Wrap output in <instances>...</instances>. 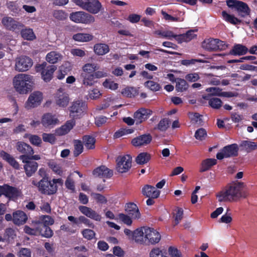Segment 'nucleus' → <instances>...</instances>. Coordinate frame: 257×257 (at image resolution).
<instances>
[{
  "mask_svg": "<svg viewBox=\"0 0 257 257\" xmlns=\"http://www.w3.org/2000/svg\"><path fill=\"white\" fill-rule=\"evenodd\" d=\"M134 236L136 242L146 245L156 244L159 242L161 238V234L157 230L148 227L136 229Z\"/></svg>",
  "mask_w": 257,
  "mask_h": 257,
  "instance_id": "1",
  "label": "nucleus"
},
{
  "mask_svg": "<svg viewBox=\"0 0 257 257\" xmlns=\"http://www.w3.org/2000/svg\"><path fill=\"white\" fill-rule=\"evenodd\" d=\"M243 187L244 184L242 182L233 183L225 189L217 193L216 198L219 202H233L241 198H245L242 192Z\"/></svg>",
  "mask_w": 257,
  "mask_h": 257,
  "instance_id": "2",
  "label": "nucleus"
},
{
  "mask_svg": "<svg viewBox=\"0 0 257 257\" xmlns=\"http://www.w3.org/2000/svg\"><path fill=\"white\" fill-rule=\"evenodd\" d=\"M13 85L16 91L21 94L31 91L35 85L34 76L25 73H19L13 78Z\"/></svg>",
  "mask_w": 257,
  "mask_h": 257,
  "instance_id": "3",
  "label": "nucleus"
},
{
  "mask_svg": "<svg viewBox=\"0 0 257 257\" xmlns=\"http://www.w3.org/2000/svg\"><path fill=\"white\" fill-rule=\"evenodd\" d=\"M63 180L61 178H54L48 181L43 178L38 182V190L41 193L52 195L56 193L59 186H62Z\"/></svg>",
  "mask_w": 257,
  "mask_h": 257,
  "instance_id": "4",
  "label": "nucleus"
},
{
  "mask_svg": "<svg viewBox=\"0 0 257 257\" xmlns=\"http://www.w3.org/2000/svg\"><path fill=\"white\" fill-rule=\"evenodd\" d=\"M69 18L75 23L85 25L91 24L95 21L94 16L83 11L73 12L70 14Z\"/></svg>",
  "mask_w": 257,
  "mask_h": 257,
  "instance_id": "5",
  "label": "nucleus"
},
{
  "mask_svg": "<svg viewBox=\"0 0 257 257\" xmlns=\"http://www.w3.org/2000/svg\"><path fill=\"white\" fill-rule=\"evenodd\" d=\"M46 62L36 66V71L37 72H40L43 80L45 82L50 81L53 76V73L56 69L55 66H48Z\"/></svg>",
  "mask_w": 257,
  "mask_h": 257,
  "instance_id": "6",
  "label": "nucleus"
},
{
  "mask_svg": "<svg viewBox=\"0 0 257 257\" xmlns=\"http://www.w3.org/2000/svg\"><path fill=\"white\" fill-rule=\"evenodd\" d=\"M43 100V94L39 91H35L31 93L24 104L25 108L31 109L41 104Z\"/></svg>",
  "mask_w": 257,
  "mask_h": 257,
  "instance_id": "7",
  "label": "nucleus"
},
{
  "mask_svg": "<svg viewBox=\"0 0 257 257\" xmlns=\"http://www.w3.org/2000/svg\"><path fill=\"white\" fill-rule=\"evenodd\" d=\"M132 157L128 155L118 157L116 160L117 171L120 173L127 172L132 167Z\"/></svg>",
  "mask_w": 257,
  "mask_h": 257,
  "instance_id": "8",
  "label": "nucleus"
},
{
  "mask_svg": "<svg viewBox=\"0 0 257 257\" xmlns=\"http://www.w3.org/2000/svg\"><path fill=\"white\" fill-rule=\"evenodd\" d=\"M238 148L236 144H233L223 147L217 154L218 160L230 158L237 155Z\"/></svg>",
  "mask_w": 257,
  "mask_h": 257,
  "instance_id": "9",
  "label": "nucleus"
},
{
  "mask_svg": "<svg viewBox=\"0 0 257 257\" xmlns=\"http://www.w3.org/2000/svg\"><path fill=\"white\" fill-rule=\"evenodd\" d=\"M107 74L103 70L97 71L94 74L81 75L83 78V84L86 86H91L97 82V79L107 76Z\"/></svg>",
  "mask_w": 257,
  "mask_h": 257,
  "instance_id": "10",
  "label": "nucleus"
},
{
  "mask_svg": "<svg viewBox=\"0 0 257 257\" xmlns=\"http://www.w3.org/2000/svg\"><path fill=\"white\" fill-rule=\"evenodd\" d=\"M33 65V61L29 57L21 56L15 60V70L18 72H25L28 70Z\"/></svg>",
  "mask_w": 257,
  "mask_h": 257,
  "instance_id": "11",
  "label": "nucleus"
},
{
  "mask_svg": "<svg viewBox=\"0 0 257 257\" xmlns=\"http://www.w3.org/2000/svg\"><path fill=\"white\" fill-rule=\"evenodd\" d=\"M70 101L68 94L62 88H59L54 96V102L59 107H66Z\"/></svg>",
  "mask_w": 257,
  "mask_h": 257,
  "instance_id": "12",
  "label": "nucleus"
},
{
  "mask_svg": "<svg viewBox=\"0 0 257 257\" xmlns=\"http://www.w3.org/2000/svg\"><path fill=\"white\" fill-rule=\"evenodd\" d=\"M0 192L1 194L13 200H16L21 195L20 190L8 185L0 186Z\"/></svg>",
  "mask_w": 257,
  "mask_h": 257,
  "instance_id": "13",
  "label": "nucleus"
},
{
  "mask_svg": "<svg viewBox=\"0 0 257 257\" xmlns=\"http://www.w3.org/2000/svg\"><path fill=\"white\" fill-rule=\"evenodd\" d=\"M20 159L23 163H25L24 168L26 175L28 177L31 176L37 171L38 163L30 161V157L28 155H21L20 156Z\"/></svg>",
  "mask_w": 257,
  "mask_h": 257,
  "instance_id": "14",
  "label": "nucleus"
},
{
  "mask_svg": "<svg viewBox=\"0 0 257 257\" xmlns=\"http://www.w3.org/2000/svg\"><path fill=\"white\" fill-rule=\"evenodd\" d=\"M86 108V105L81 100H77L72 103L69 108L70 116L73 118L80 117Z\"/></svg>",
  "mask_w": 257,
  "mask_h": 257,
  "instance_id": "15",
  "label": "nucleus"
},
{
  "mask_svg": "<svg viewBox=\"0 0 257 257\" xmlns=\"http://www.w3.org/2000/svg\"><path fill=\"white\" fill-rule=\"evenodd\" d=\"M2 24L6 29L16 32L19 31L24 26L20 22L8 16H5L2 18Z\"/></svg>",
  "mask_w": 257,
  "mask_h": 257,
  "instance_id": "16",
  "label": "nucleus"
},
{
  "mask_svg": "<svg viewBox=\"0 0 257 257\" xmlns=\"http://www.w3.org/2000/svg\"><path fill=\"white\" fill-rule=\"evenodd\" d=\"M41 122L44 127L52 128L59 123V120L55 115L46 113L42 115Z\"/></svg>",
  "mask_w": 257,
  "mask_h": 257,
  "instance_id": "17",
  "label": "nucleus"
},
{
  "mask_svg": "<svg viewBox=\"0 0 257 257\" xmlns=\"http://www.w3.org/2000/svg\"><path fill=\"white\" fill-rule=\"evenodd\" d=\"M82 4L84 10L93 14H98L103 10L102 5L98 0H90L88 5Z\"/></svg>",
  "mask_w": 257,
  "mask_h": 257,
  "instance_id": "18",
  "label": "nucleus"
},
{
  "mask_svg": "<svg viewBox=\"0 0 257 257\" xmlns=\"http://www.w3.org/2000/svg\"><path fill=\"white\" fill-rule=\"evenodd\" d=\"M152 114V111L149 109L141 108L134 114L136 124H139L147 120Z\"/></svg>",
  "mask_w": 257,
  "mask_h": 257,
  "instance_id": "19",
  "label": "nucleus"
},
{
  "mask_svg": "<svg viewBox=\"0 0 257 257\" xmlns=\"http://www.w3.org/2000/svg\"><path fill=\"white\" fill-rule=\"evenodd\" d=\"M152 141V137L149 135H144L133 139L132 145L135 147H141L150 144Z\"/></svg>",
  "mask_w": 257,
  "mask_h": 257,
  "instance_id": "20",
  "label": "nucleus"
},
{
  "mask_svg": "<svg viewBox=\"0 0 257 257\" xmlns=\"http://www.w3.org/2000/svg\"><path fill=\"white\" fill-rule=\"evenodd\" d=\"M79 209L83 214L87 217L97 221H100L101 219V215L90 208L85 206H80Z\"/></svg>",
  "mask_w": 257,
  "mask_h": 257,
  "instance_id": "21",
  "label": "nucleus"
},
{
  "mask_svg": "<svg viewBox=\"0 0 257 257\" xmlns=\"http://www.w3.org/2000/svg\"><path fill=\"white\" fill-rule=\"evenodd\" d=\"M93 174L95 177L108 178L112 176L113 172L106 167L101 166L94 169Z\"/></svg>",
  "mask_w": 257,
  "mask_h": 257,
  "instance_id": "22",
  "label": "nucleus"
},
{
  "mask_svg": "<svg viewBox=\"0 0 257 257\" xmlns=\"http://www.w3.org/2000/svg\"><path fill=\"white\" fill-rule=\"evenodd\" d=\"M142 192L146 197L152 198H157L160 194L159 190L155 187L149 185H145L142 188Z\"/></svg>",
  "mask_w": 257,
  "mask_h": 257,
  "instance_id": "23",
  "label": "nucleus"
},
{
  "mask_svg": "<svg viewBox=\"0 0 257 257\" xmlns=\"http://www.w3.org/2000/svg\"><path fill=\"white\" fill-rule=\"evenodd\" d=\"M75 124L74 119L67 121L65 124L55 130V133L58 136H62L68 133Z\"/></svg>",
  "mask_w": 257,
  "mask_h": 257,
  "instance_id": "24",
  "label": "nucleus"
},
{
  "mask_svg": "<svg viewBox=\"0 0 257 257\" xmlns=\"http://www.w3.org/2000/svg\"><path fill=\"white\" fill-rule=\"evenodd\" d=\"M75 124L74 119L67 121L65 124L55 130V133L58 136H62L68 133Z\"/></svg>",
  "mask_w": 257,
  "mask_h": 257,
  "instance_id": "25",
  "label": "nucleus"
},
{
  "mask_svg": "<svg viewBox=\"0 0 257 257\" xmlns=\"http://www.w3.org/2000/svg\"><path fill=\"white\" fill-rule=\"evenodd\" d=\"M125 210L128 214L134 219H138L141 217V213L136 204L130 203L126 205Z\"/></svg>",
  "mask_w": 257,
  "mask_h": 257,
  "instance_id": "26",
  "label": "nucleus"
},
{
  "mask_svg": "<svg viewBox=\"0 0 257 257\" xmlns=\"http://www.w3.org/2000/svg\"><path fill=\"white\" fill-rule=\"evenodd\" d=\"M196 32L194 30H190L185 34L177 35L176 40L179 43L188 42L196 37L197 34Z\"/></svg>",
  "mask_w": 257,
  "mask_h": 257,
  "instance_id": "27",
  "label": "nucleus"
},
{
  "mask_svg": "<svg viewBox=\"0 0 257 257\" xmlns=\"http://www.w3.org/2000/svg\"><path fill=\"white\" fill-rule=\"evenodd\" d=\"M218 42V39H217L209 38L205 39L202 43V47L208 51L216 50L218 47L217 45Z\"/></svg>",
  "mask_w": 257,
  "mask_h": 257,
  "instance_id": "28",
  "label": "nucleus"
},
{
  "mask_svg": "<svg viewBox=\"0 0 257 257\" xmlns=\"http://www.w3.org/2000/svg\"><path fill=\"white\" fill-rule=\"evenodd\" d=\"M27 220L26 214L22 211L18 210L13 213V221L16 225L24 224Z\"/></svg>",
  "mask_w": 257,
  "mask_h": 257,
  "instance_id": "29",
  "label": "nucleus"
},
{
  "mask_svg": "<svg viewBox=\"0 0 257 257\" xmlns=\"http://www.w3.org/2000/svg\"><path fill=\"white\" fill-rule=\"evenodd\" d=\"M16 148L18 151L24 154V155H31L34 153L33 148L30 145L22 142H18Z\"/></svg>",
  "mask_w": 257,
  "mask_h": 257,
  "instance_id": "30",
  "label": "nucleus"
},
{
  "mask_svg": "<svg viewBox=\"0 0 257 257\" xmlns=\"http://www.w3.org/2000/svg\"><path fill=\"white\" fill-rule=\"evenodd\" d=\"M63 56L56 51H51L48 53L46 56V61L51 64H55L61 61Z\"/></svg>",
  "mask_w": 257,
  "mask_h": 257,
  "instance_id": "31",
  "label": "nucleus"
},
{
  "mask_svg": "<svg viewBox=\"0 0 257 257\" xmlns=\"http://www.w3.org/2000/svg\"><path fill=\"white\" fill-rule=\"evenodd\" d=\"M150 257H169L167 251L163 247L153 248L149 253Z\"/></svg>",
  "mask_w": 257,
  "mask_h": 257,
  "instance_id": "32",
  "label": "nucleus"
},
{
  "mask_svg": "<svg viewBox=\"0 0 257 257\" xmlns=\"http://www.w3.org/2000/svg\"><path fill=\"white\" fill-rule=\"evenodd\" d=\"M221 17L224 21L232 25H238L241 22V21L234 16L229 14L225 11H223L221 12Z\"/></svg>",
  "mask_w": 257,
  "mask_h": 257,
  "instance_id": "33",
  "label": "nucleus"
},
{
  "mask_svg": "<svg viewBox=\"0 0 257 257\" xmlns=\"http://www.w3.org/2000/svg\"><path fill=\"white\" fill-rule=\"evenodd\" d=\"M248 49L245 46L241 44H235L232 49L230 52V54L233 55H243L247 53Z\"/></svg>",
  "mask_w": 257,
  "mask_h": 257,
  "instance_id": "34",
  "label": "nucleus"
},
{
  "mask_svg": "<svg viewBox=\"0 0 257 257\" xmlns=\"http://www.w3.org/2000/svg\"><path fill=\"white\" fill-rule=\"evenodd\" d=\"M98 69L97 65L95 63H86L82 67L81 75H89L94 74Z\"/></svg>",
  "mask_w": 257,
  "mask_h": 257,
  "instance_id": "35",
  "label": "nucleus"
},
{
  "mask_svg": "<svg viewBox=\"0 0 257 257\" xmlns=\"http://www.w3.org/2000/svg\"><path fill=\"white\" fill-rule=\"evenodd\" d=\"M48 165L55 174L59 176L63 175V171L62 166L57 161L54 160H50L48 162Z\"/></svg>",
  "mask_w": 257,
  "mask_h": 257,
  "instance_id": "36",
  "label": "nucleus"
},
{
  "mask_svg": "<svg viewBox=\"0 0 257 257\" xmlns=\"http://www.w3.org/2000/svg\"><path fill=\"white\" fill-rule=\"evenodd\" d=\"M0 156L5 161L8 162L15 169L19 168V165L16 160L10 154H8L5 151H1L0 152Z\"/></svg>",
  "mask_w": 257,
  "mask_h": 257,
  "instance_id": "37",
  "label": "nucleus"
},
{
  "mask_svg": "<svg viewBox=\"0 0 257 257\" xmlns=\"http://www.w3.org/2000/svg\"><path fill=\"white\" fill-rule=\"evenodd\" d=\"M109 51L108 46L106 44H96L94 46V51L98 55H103Z\"/></svg>",
  "mask_w": 257,
  "mask_h": 257,
  "instance_id": "38",
  "label": "nucleus"
},
{
  "mask_svg": "<svg viewBox=\"0 0 257 257\" xmlns=\"http://www.w3.org/2000/svg\"><path fill=\"white\" fill-rule=\"evenodd\" d=\"M73 39L77 42H86L92 40L93 36L87 33H77L73 36Z\"/></svg>",
  "mask_w": 257,
  "mask_h": 257,
  "instance_id": "39",
  "label": "nucleus"
},
{
  "mask_svg": "<svg viewBox=\"0 0 257 257\" xmlns=\"http://www.w3.org/2000/svg\"><path fill=\"white\" fill-rule=\"evenodd\" d=\"M235 9L242 17H245L249 14V9L247 5L242 2H239Z\"/></svg>",
  "mask_w": 257,
  "mask_h": 257,
  "instance_id": "40",
  "label": "nucleus"
},
{
  "mask_svg": "<svg viewBox=\"0 0 257 257\" xmlns=\"http://www.w3.org/2000/svg\"><path fill=\"white\" fill-rule=\"evenodd\" d=\"M217 163V161L215 159L209 158L203 160L201 163L200 172H205L209 170L212 166Z\"/></svg>",
  "mask_w": 257,
  "mask_h": 257,
  "instance_id": "41",
  "label": "nucleus"
},
{
  "mask_svg": "<svg viewBox=\"0 0 257 257\" xmlns=\"http://www.w3.org/2000/svg\"><path fill=\"white\" fill-rule=\"evenodd\" d=\"M21 34L22 37L27 40L32 41L36 38L33 30L30 28L22 30Z\"/></svg>",
  "mask_w": 257,
  "mask_h": 257,
  "instance_id": "42",
  "label": "nucleus"
},
{
  "mask_svg": "<svg viewBox=\"0 0 257 257\" xmlns=\"http://www.w3.org/2000/svg\"><path fill=\"white\" fill-rule=\"evenodd\" d=\"M151 159V156L147 153H141L136 158L137 164L143 165L147 163Z\"/></svg>",
  "mask_w": 257,
  "mask_h": 257,
  "instance_id": "43",
  "label": "nucleus"
},
{
  "mask_svg": "<svg viewBox=\"0 0 257 257\" xmlns=\"http://www.w3.org/2000/svg\"><path fill=\"white\" fill-rule=\"evenodd\" d=\"M24 137L29 138L30 142L36 146H40L42 143L41 138L37 135L26 134Z\"/></svg>",
  "mask_w": 257,
  "mask_h": 257,
  "instance_id": "44",
  "label": "nucleus"
},
{
  "mask_svg": "<svg viewBox=\"0 0 257 257\" xmlns=\"http://www.w3.org/2000/svg\"><path fill=\"white\" fill-rule=\"evenodd\" d=\"M121 94L126 97H132L138 94V90L133 87H126L121 91Z\"/></svg>",
  "mask_w": 257,
  "mask_h": 257,
  "instance_id": "45",
  "label": "nucleus"
},
{
  "mask_svg": "<svg viewBox=\"0 0 257 257\" xmlns=\"http://www.w3.org/2000/svg\"><path fill=\"white\" fill-rule=\"evenodd\" d=\"M161 14L163 19L168 22H182L184 20L183 18L171 16L163 10L161 11Z\"/></svg>",
  "mask_w": 257,
  "mask_h": 257,
  "instance_id": "46",
  "label": "nucleus"
},
{
  "mask_svg": "<svg viewBox=\"0 0 257 257\" xmlns=\"http://www.w3.org/2000/svg\"><path fill=\"white\" fill-rule=\"evenodd\" d=\"M176 89L178 92H183L187 89L188 85L186 80L181 78H177L176 80Z\"/></svg>",
  "mask_w": 257,
  "mask_h": 257,
  "instance_id": "47",
  "label": "nucleus"
},
{
  "mask_svg": "<svg viewBox=\"0 0 257 257\" xmlns=\"http://www.w3.org/2000/svg\"><path fill=\"white\" fill-rule=\"evenodd\" d=\"M83 141L86 148L88 149H93L95 147V140L90 136H85L83 138Z\"/></svg>",
  "mask_w": 257,
  "mask_h": 257,
  "instance_id": "48",
  "label": "nucleus"
},
{
  "mask_svg": "<svg viewBox=\"0 0 257 257\" xmlns=\"http://www.w3.org/2000/svg\"><path fill=\"white\" fill-rule=\"evenodd\" d=\"M39 233L47 238L51 237L53 234L51 229L47 226H39Z\"/></svg>",
  "mask_w": 257,
  "mask_h": 257,
  "instance_id": "49",
  "label": "nucleus"
},
{
  "mask_svg": "<svg viewBox=\"0 0 257 257\" xmlns=\"http://www.w3.org/2000/svg\"><path fill=\"white\" fill-rule=\"evenodd\" d=\"M206 91L212 95H217L228 97L229 95L227 92H222L221 89L218 87H210L206 89Z\"/></svg>",
  "mask_w": 257,
  "mask_h": 257,
  "instance_id": "50",
  "label": "nucleus"
},
{
  "mask_svg": "<svg viewBox=\"0 0 257 257\" xmlns=\"http://www.w3.org/2000/svg\"><path fill=\"white\" fill-rule=\"evenodd\" d=\"M155 34L160 36L161 37L170 40H171L173 38L176 39V37H177V35H175L173 32L171 31L157 30L155 32Z\"/></svg>",
  "mask_w": 257,
  "mask_h": 257,
  "instance_id": "51",
  "label": "nucleus"
},
{
  "mask_svg": "<svg viewBox=\"0 0 257 257\" xmlns=\"http://www.w3.org/2000/svg\"><path fill=\"white\" fill-rule=\"evenodd\" d=\"M134 131V130L132 128H121L114 134L113 138L115 139L119 138L123 136L132 134Z\"/></svg>",
  "mask_w": 257,
  "mask_h": 257,
  "instance_id": "52",
  "label": "nucleus"
},
{
  "mask_svg": "<svg viewBox=\"0 0 257 257\" xmlns=\"http://www.w3.org/2000/svg\"><path fill=\"white\" fill-rule=\"evenodd\" d=\"M241 146L247 152H250L257 149V143L248 141H243Z\"/></svg>",
  "mask_w": 257,
  "mask_h": 257,
  "instance_id": "53",
  "label": "nucleus"
},
{
  "mask_svg": "<svg viewBox=\"0 0 257 257\" xmlns=\"http://www.w3.org/2000/svg\"><path fill=\"white\" fill-rule=\"evenodd\" d=\"M173 214L175 219V224L177 225L183 218V210L182 208L177 207L174 209Z\"/></svg>",
  "mask_w": 257,
  "mask_h": 257,
  "instance_id": "54",
  "label": "nucleus"
},
{
  "mask_svg": "<svg viewBox=\"0 0 257 257\" xmlns=\"http://www.w3.org/2000/svg\"><path fill=\"white\" fill-rule=\"evenodd\" d=\"M104 88L115 90L118 87V84L110 79H106L102 84Z\"/></svg>",
  "mask_w": 257,
  "mask_h": 257,
  "instance_id": "55",
  "label": "nucleus"
},
{
  "mask_svg": "<svg viewBox=\"0 0 257 257\" xmlns=\"http://www.w3.org/2000/svg\"><path fill=\"white\" fill-rule=\"evenodd\" d=\"M74 155L75 156H77L80 155L83 150V146L82 142L79 140H75L74 141Z\"/></svg>",
  "mask_w": 257,
  "mask_h": 257,
  "instance_id": "56",
  "label": "nucleus"
},
{
  "mask_svg": "<svg viewBox=\"0 0 257 257\" xmlns=\"http://www.w3.org/2000/svg\"><path fill=\"white\" fill-rule=\"evenodd\" d=\"M145 86L152 91H158L160 89V85L156 82L149 80L146 82L144 84Z\"/></svg>",
  "mask_w": 257,
  "mask_h": 257,
  "instance_id": "57",
  "label": "nucleus"
},
{
  "mask_svg": "<svg viewBox=\"0 0 257 257\" xmlns=\"http://www.w3.org/2000/svg\"><path fill=\"white\" fill-rule=\"evenodd\" d=\"M81 233L83 237L87 240L93 239L95 235L94 231L90 229H84L82 230Z\"/></svg>",
  "mask_w": 257,
  "mask_h": 257,
  "instance_id": "58",
  "label": "nucleus"
},
{
  "mask_svg": "<svg viewBox=\"0 0 257 257\" xmlns=\"http://www.w3.org/2000/svg\"><path fill=\"white\" fill-rule=\"evenodd\" d=\"M233 221V218L231 213H225L223 214L219 220V222L225 223L226 224H230Z\"/></svg>",
  "mask_w": 257,
  "mask_h": 257,
  "instance_id": "59",
  "label": "nucleus"
},
{
  "mask_svg": "<svg viewBox=\"0 0 257 257\" xmlns=\"http://www.w3.org/2000/svg\"><path fill=\"white\" fill-rule=\"evenodd\" d=\"M60 230L68 233L69 234H74L76 232V229H74V225L70 226V224H63L60 226Z\"/></svg>",
  "mask_w": 257,
  "mask_h": 257,
  "instance_id": "60",
  "label": "nucleus"
},
{
  "mask_svg": "<svg viewBox=\"0 0 257 257\" xmlns=\"http://www.w3.org/2000/svg\"><path fill=\"white\" fill-rule=\"evenodd\" d=\"M42 139L45 142L49 143L51 144H54L56 141L55 135L52 134H43Z\"/></svg>",
  "mask_w": 257,
  "mask_h": 257,
  "instance_id": "61",
  "label": "nucleus"
},
{
  "mask_svg": "<svg viewBox=\"0 0 257 257\" xmlns=\"http://www.w3.org/2000/svg\"><path fill=\"white\" fill-rule=\"evenodd\" d=\"M207 136L206 131L204 128L197 130L195 134V137L197 140L202 141L205 139Z\"/></svg>",
  "mask_w": 257,
  "mask_h": 257,
  "instance_id": "62",
  "label": "nucleus"
},
{
  "mask_svg": "<svg viewBox=\"0 0 257 257\" xmlns=\"http://www.w3.org/2000/svg\"><path fill=\"white\" fill-rule=\"evenodd\" d=\"M209 104L212 108L218 109L221 106L222 102L218 98H212L209 101Z\"/></svg>",
  "mask_w": 257,
  "mask_h": 257,
  "instance_id": "63",
  "label": "nucleus"
},
{
  "mask_svg": "<svg viewBox=\"0 0 257 257\" xmlns=\"http://www.w3.org/2000/svg\"><path fill=\"white\" fill-rule=\"evenodd\" d=\"M118 219L120 221L127 225H131L132 224V220L131 218L124 214L120 213L118 215Z\"/></svg>",
  "mask_w": 257,
  "mask_h": 257,
  "instance_id": "64",
  "label": "nucleus"
}]
</instances>
